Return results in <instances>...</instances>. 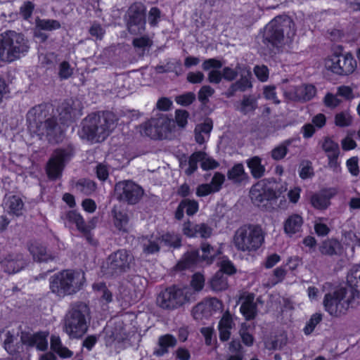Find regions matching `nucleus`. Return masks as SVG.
<instances>
[{"mask_svg": "<svg viewBox=\"0 0 360 360\" xmlns=\"http://www.w3.org/2000/svg\"><path fill=\"white\" fill-rule=\"evenodd\" d=\"M349 288H339L324 296L323 307L331 316H340L359 304L360 264L350 268L347 275Z\"/></svg>", "mask_w": 360, "mask_h": 360, "instance_id": "f257e3e1", "label": "nucleus"}, {"mask_svg": "<svg viewBox=\"0 0 360 360\" xmlns=\"http://www.w3.org/2000/svg\"><path fill=\"white\" fill-rule=\"evenodd\" d=\"M116 116L110 112L90 115L83 120L78 131L79 137L92 143L104 141L115 128Z\"/></svg>", "mask_w": 360, "mask_h": 360, "instance_id": "f03ea898", "label": "nucleus"}, {"mask_svg": "<svg viewBox=\"0 0 360 360\" xmlns=\"http://www.w3.org/2000/svg\"><path fill=\"white\" fill-rule=\"evenodd\" d=\"M295 34V24L290 17L277 16L265 27L264 39L278 47L291 43Z\"/></svg>", "mask_w": 360, "mask_h": 360, "instance_id": "7ed1b4c3", "label": "nucleus"}, {"mask_svg": "<svg viewBox=\"0 0 360 360\" xmlns=\"http://www.w3.org/2000/svg\"><path fill=\"white\" fill-rule=\"evenodd\" d=\"M84 273L65 270L50 277L49 288L56 296L64 297L78 292L84 285Z\"/></svg>", "mask_w": 360, "mask_h": 360, "instance_id": "20e7f679", "label": "nucleus"}, {"mask_svg": "<svg viewBox=\"0 0 360 360\" xmlns=\"http://www.w3.org/2000/svg\"><path fill=\"white\" fill-rule=\"evenodd\" d=\"M264 238L265 233L261 226L244 225L235 231L233 245L240 252H254L262 247Z\"/></svg>", "mask_w": 360, "mask_h": 360, "instance_id": "39448f33", "label": "nucleus"}, {"mask_svg": "<svg viewBox=\"0 0 360 360\" xmlns=\"http://www.w3.org/2000/svg\"><path fill=\"white\" fill-rule=\"evenodd\" d=\"M90 312L87 304L78 302L70 306L65 315L64 330L71 338H79L87 331Z\"/></svg>", "mask_w": 360, "mask_h": 360, "instance_id": "423d86ee", "label": "nucleus"}, {"mask_svg": "<svg viewBox=\"0 0 360 360\" xmlns=\"http://www.w3.org/2000/svg\"><path fill=\"white\" fill-rule=\"evenodd\" d=\"M29 50L27 39L20 33L7 31L0 35V58L13 62L24 56Z\"/></svg>", "mask_w": 360, "mask_h": 360, "instance_id": "0eeeda50", "label": "nucleus"}, {"mask_svg": "<svg viewBox=\"0 0 360 360\" xmlns=\"http://www.w3.org/2000/svg\"><path fill=\"white\" fill-rule=\"evenodd\" d=\"M45 114L41 107L30 110L27 115L28 129L30 131L39 136L40 139L46 137L49 141L55 140L56 134L60 133L62 129L53 118L44 120Z\"/></svg>", "mask_w": 360, "mask_h": 360, "instance_id": "6e6552de", "label": "nucleus"}, {"mask_svg": "<svg viewBox=\"0 0 360 360\" xmlns=\"http://www.w3.org/2000/svg\"><path fill=\"white\" fill-rule=\"evenodd\" d=\"M324 68L332 73L345 76L354 72L357 63L350 52H345L341 46L333 49L332 53L324 58Z\"/></svg>", "mask_w": 360, "mask_h": 360, "instance_id": "1a4fd4ad", "label": "nucleus"}, {"mask_svg": "<svg viewBox=\"0 0 360 360\" xmlns=\"http://www.w3.org/2000/svg\"><path fill=\"white\" fill-rule=\"evenodd\" d=\"M286 186L281 187L279 193L274 190L265 180H262L254 184L250 191V198L251 202L258 207H264L270 200L277 199L283 191H286Z\"/></svg>", "mask_w": 360, "mask_h": 360, "instance_id": "9d476101", "label": "nucleus"}, {"mask_svg": "<svg viewBox=\"0 0 360 360\" xmlns=\"http://www.w3.org/2000/svg\"><path fill=\"white\" fill-rule=\"evenodd\" d=\"M191 296L192 293L188 288H169L160 293L157 303L164 309H174L190 300Z\"/></svg>", "mask_w": 360, "mask_h": 360, "instance_id": "9b49d317", "label": "nucleus"}, {"mask_svg": "<svg viewBox=\"0 0 360 360\" xmlns=\"http://www.w3.org/2000/svg\"><path fill=\"white\" fill-rule=\"evenodd\" d=\"M115 191L120 200L129 204L136 203L143 195L141 187L130 181L118 182L115 185Z\"/></svg>", "mask_w": 360, "mask_h": 360, "instance_id": "f8f14e48", "label": "nucleus"}, {"mask_svg": "<svg viewBox=\"0 0 360 360\" xmlns=\"http://www.w3.org/2000/svg\"><path fill=\"white\" fill-rule=\"evenodd\" d=\"M128 29L131 34H139L145 30L144 8L140 4L132 5L128 12Z\"/></svg>", "mask_w": 360, "mask_h": 360, "instance_id": "ddd939ff", "label": "nucleus"}, {"mask_svg": "<svg viewBox=\"0 0 360 360\" xmlns=\"http://www.w3.org/2000/svg\"><path fill=\"white\" fill-rule=\"evenodd\" d=\"M285 94L292 101H308L316 96V89L313 84H302L290 87Z\"/></svg>", "mask_w": 360, "mask_h": 360, "instance_id": "4468645a", "label": "nucleus"}, {"mask_svg": "<svg viewBox=\"0 0 360 360\" xmlns=\"http://www.w3.org/2000/svg\"><path fill=\"white\" fill-rule=\"evenodd\" d=\"M68 155V153L63 150L55 151L46 167V172L50 179H56L60 176Z\"/></svg>", "mask_w": 360, "mask_h": 360, "instance_id": "2eb2a0df", "label": "nucleus"}, {"mask_svg": "<svg viewBox=\"0 0 360 360\" xmlns=\"http://www.w3.org/2000/svg\"><path fill=\"white\" fill-rule=\"evenodd\" d=\"M27 264V259L21 253L9 254L1 261V268L8 274H16L20 271Z\"/></svg>", "mask_w": 360, "mask_h": 360, "instance_id": "dca6fc26", "label": "nucleus"}, {"mask_svg": "<svg viewBox=\"0 0 360 360\" xmlns=\"http://www.w3.org/2000/svg\"><path fill=\"white\" fill-rule=\"evenodd\" d=\"M48 332H23L21 334V341L27 346L35 347L39 351H45L48 348Z\"/></svg>", "mask_w": 360, "mask_h": 360, "instance_id": "f3484780", "label": "nucleus"}, {"mask_svg": "<svg viewBox=\"0 0 360 360\" xmlns=\"http://www.w3.org/2000/svg\"><path fill=\"white\" fill-rule=\"evenodd\" d=\"M132 255L125 250H119L108 257V263L112 270L125 271L132 262Z\"/></svg>", "mask_w": 360, "mask_h": 360, "instance_id": "a211bd4d", "label": "nucleus"}, {"mask_svg": "<svg viewBox=\"0 0 360 360\" xmlns=\"http://www.w3.org/2000/svg\"><path fill=\"white\" fill-rule=\"evenodd\" d=\"M238 69L240 70V78L231 86L227 93L228 97L232 96L236 91H245L252 86L250 69L240 63H238Z\"/></svg>", "mask_w": 360, "mask_h": 360, "instance_id": "6ab92c4d", "label": "nucleus"}, {"mask_svg": "<svg viewBox=\"0 0 360 360\" xmlns=\"http://www.w3.org/2000/svg\"><path fill=\"white\" fill-rule=\"evenodd\" d=\"M158 140L170 139L174 136L176 126L173 120L167 116L157 117Z\"/></svg>", "mask_w": 360, "mask_h": 360, "instance_id": "aec40b11", "label": "nucleus"}, {"mask_svg": "<svg viewBox=\"0 0 360 360\" xmlns=\"http://www.w3.org/2000/svg\"><path fill=\"white\" fill-rule=\"evenodd\" d=\"M202 67L204 70H210L207 75L208 81L210 83L219 84L221 81L223 72L219 70L222 67V63L220 60L214 58L205 60Z\"/></svg>", "mask_w": 360, "mask_h": 360, "instance_id": "412c9836", "label": "nucleus"}, {"mask_svg": "<svg viewBox=\"0 0 360 360\" xmlns=\"http://www.w3.org/2000/svg\"><path fill=\"white\" fill-rule=\"evenodd\" d=\"M336 193L337 191L334 188L321 191L311 196V204L315 209L321 210H326L330 204V198L335 196Z\"/></svg>", "mask_w": 360, "mask_h": 360, "instance_id": "4be33fe9", "label": "nucleus"}, {"mask_svg": "<svg viewBox=\"0 0 360 360\" xmlns=\"http://www.w3.org/2000/svg\"><path fill=\"white\" fill-rule=\"evenodd\" d=\"M160 241V235L159 233L143 236L139 238V243L142 248L143 252L146 255L158 252L162 248Z\"/></svg>", "mask_w": 360, "mask_h": 360, "instance_id": "5701e85b", "label": "nucleus"}, {"mask_svg": "<svg viewBox=\"0 0 360 360\" xmlns=\"http://www.w3.org/2000/svg\"><path fill=\"white\" fill-rule=\"evenodd\" d=\"M255 297L251 293H243L240 297L242 301L240 311L248 320L255 318L257 314L256 304L254 302Z\"/></svg>", "mask_w": 360, "mask_h": 360, "instance_id": "b1692460", "label": "nucleus"}, {"mask_svg": "<svg viewBox=\"0 0 360 360\" xmlns=\"http://www.w3.org/2000/svg\"><path fill=\"white\" fill-rule=\"evenodd\" d=\"M212 127L213 124L210 119H206L202 123L197 124L194 130L195 141L199 144L207 141Z\"/></svg>", "mask_w": 360, "mask_h": 360, "instance_id": "393cba45", "label": "nucleus"}, {"mask_svg": "<svg viewBox=\"0 0 360 360\" xmlns=\"http://www.w3.org/2000/svg\"><path fill=\"white\" fill-rule=\"evenodd\" d=\"M303 224L302 217L297 214L290 215L283 223L285 233L292 236L301 231Z\"/></svg>", "mask_w": 360, "mask_h": 360, "instance_id": "a878e982", "label": "nucleus"}, {"mask_svg": "<svg viewBox=\"0 0 360 360\" xmlns=\"http://www.w3.org/2000/svg\"><path fill=\"white\" fill-rule=\"evenodd\" d=\"M200 262L199 251L192 250L184 255L176 264L178 270H185L194 267Z\"/></svg>", "mask_w": 360, "mask_h": 360, "instance_id": "bb28decb", "label": "nucleus"}, {"mask_svg": "<svg viewBox=\"0 0 360 360\" xmlns=\"http://www.w3.org/2000/svg\"><path fill=\"white\" fill-rule=\"evenodd\" d=\"M176 345V339L172 335L167 334L160 336L158 340V347L154 350V354L158 356L167 354L170 347Z\"/></svg>", "mask_w": 360, "mask_h": 360, "instance_id": "cd10ccee", "label": "nucleus"}, {"mask_svg": "<svg viewBox=\"0 0 360 360\" xmlns=\"http://www.w3.org/2000/svg\"><path fill=\"white\" fill-rule=\"evenodd\" d=\"M322 147L323 150L328 153L329 165L331 167L337 166V159L339 155L338 144L333 141L331 139L326 138L323 141Z\"/></svg>", "mask_w": 360, "mask_h": 360, "instance_id": "c85d7f7f", "label": "nucleus"}, {"mask_svg": "<svg viewBox=\"0 0 360 360\" xmlns=\"http://www.w3.org/2000/svg\"><path fill=\"white\" fill-rule=\"evenodd\" d=\"M157 118H152L139 127V131L143 136L148 137L153 140H158Z\"/></svg>", "mask_w": 360, "mask_h": 360, "instance_id": "c756f323", "label": "nucleus"}, {"mask_svg": "<svg viewBox=\"0 0 360 360\" xmlns=\"http://www.w3.org/2000/svg\"><path fill=\"white\" fill-rule=\"evenodd\" d=\"M233 326V323L231 316L229 313L224 314L218 326L221 340L226 341L229 339Z\"/></svg>", "mask_w": 360, "mask_h": 360, "instance_id": "7c9ffc66", "label": "nucleus"}, {"mask_svg": "<svg viewBox=\"0 0 360 360\" xmlns=\"http://www.w3.org/2000/svg\"><path fill=\"white\" fill-rule=\"evenodd\" d=\"M51 349L60 358H70L73 354L72 352L63 345L60 337L56 335L51 338Z\"/></svg>", "mask_w": 360, "mask_h": 360, "instance_id": "2f4dec72", "label": "nucleus"}, {"mask_svg": "<svg viewBox=\"0 0 360 360\" xmlns=\"http://www.w3.org/2000/svg\"><path fill=\"white\" fill-rule=\"evenodd\" d=\"M5 207L7 210L16 215L19 216L22 214L23 202L22 200L15 195H8L5 199Z\"/></svg>", "mask_w": 360, "mask_h": 360, "instance_id": "473e14b6", "label": "nucleus"}, {"mask_svg": "<svg viewBox=\"0 0 360 360\" xmlns=\"http://www.w3.org/2000/svg\"><path fill=\"white\" fill-rule=\"evenodd\" d=\"M28 250L36 261L47 262L51 259L47 254L46 248L37 242L31 243L29 245Z\"/></svg>", "mask_w": 360, "mask_h": 360, "instance_id": "72a5a7b5", "label": "nucleus"}, {"mask_svg": "<svg viewBox=\"0 0 360 360\" xmlns=\"http://www.w3.org/2000/svg\"><path fill=\"white\" fill-rule=\"evenodd\" d=\"M257 107V99L252 96H245L236 107V110L243 114L253 112Z\"/></svg>", "mask_w": 360, "mask_h": 360, "instance_id": "f704fd0d", "label": "nucleus"}, {"mask_svg": "<svg viewBox=\"0 0 360 360\" xmlns=\"http://www.w3.org/2000/svg\"><path fill=\"white\" fill-rule=\"evenodd\" d=\"M247 165L254 178L262 177L265 172V167L262 165V160L257 156L250 158L247 160Z\"/></svg>", "mask_w": 360, "mask_h": 360, "instance_id": "c9c22d12", "label": "nucleus"}, {"mask_svg": "<svg viewBox=\"0 0 360 360\" xmlns=\"http://www.w3.org/2000/svg\"><path fill=\"white\" fill-rule=\"evenodd\" d=\"M210 285L214 291H222L228 288L227 278L221 271H218L210 281Z\"/></svg>", "mask_w": 360, "mask_h": 360, "instance_id": "e433bc0d", "label": "nucleus"}, {"mask_svg": "<svg viewBox=\"0 0 360 360\" xmlns=\"http://www.w3.org/2000/svg\"><path fill=\"white\" fill-rule=\"evenodd\" d=\"M353 117L349 110L337 112L334 116L335 126L341 128L348 127L352 124Z\"/></svg>", "mask_w": 360, "mask_h": 360, "instance_id": "4c0bfd02", "label": "nucleus"}, {"mask_svg": "<svg viewBox=\"0 0 360 360\" xmlns=\"http://www.w3.org/2000/svg\"><path fill=\"white\" fill-rule=\"evenodd\" d=\"M219 250H214L207 243H203L201 245V255L199 254L200 261L205 262L206 264H211L218 254H220Z\"/></svg>", "mask_w": 360, "mask_h": 360, "instance_id": "58836bf2", "label": "nucleus"}, {"mask_svg": "<svg viewBox=\"0 0 360 360\" xmlns=\"http://www.w3.org/2000/svg\"><path fill=\"white\" fill-rule=\"evenodd\" d=\"M229 179L234 182H240L248 177L245 172L243 164L238 163L235 165L227 174Z\"/></svg>", "mask_w": 360, "mask_h": 360, "instance_id": "ea45409f", "label": "nucleus"}, {"mask_svg": "<svg viewBox=\"0 0 360 360\" xmlns=\"http://www.w3.org/2000/svg\"><path fill=\"white\" fill-rule=\"evenodd\" d=\"M295 139H290L285 140L279 146L275 147L271 150V157L274 160H279L283 159L288 153V146H290Z\"/></svg>", "mask_w": 360, "mask_h": 360, "instance_id": "a19ab883", "label": "nucleus"}, {"mask_svg": "<svg viewBox=\"0 0 360 360\" xmlns=\"http://www.w3.org/2000/svg\"><path fill=\"white\" fill-rule=\"evenodd\" d=\"M252 328L250 325L245 323H242L239 330V334L244 345L250 347L254 343L252 335Z\"/></svg>", "mask_w": 360, "mask_h": 360, "instance_id": "79ce46f5", "label": "nucleus"}, {"mask_svg": "<svg viewBox=\"0 0 360 360\" xmlns=\"http://www.w3.org/2000/svg\"><path fill=\"white\" fill-rule=\"evenodd\" d=\"M115 221V226L122 231H127L129 228L128 217L126 213L122 212H117L116 209L113 210Z\"/></svg>", "mask_w": 360, "mask_h": 360, "instance_id": "37998d69", "label": "nucleus"}, {"mask_svg": "<svg viewBox=\"0 0 360 360\" xmlns=\"http://www.w3.org/2000/svg\"><path fill=\"white\" fill-rule=\"evenodd\" d=\"M340 248V244L338 240H329L323 243L320 251L323 255H333L338 253Z\"/></svg>", "mask_w": 360, "mask_h": 360, "instance_id": "c03bdc74", "label": "nucleus"}, {"mask_svg": "<svg viewBox=\"0 0 360 360\" xmlns=\"http://www.w3.org/2000/svg\"><path fill=\"white\" fill-rule=\"evenodd\" d=\"M59 120L61 124L72 119L75 114L72 108L68 103L63 104L58 109Z\"/></svg>", "mask_w": 360, "mask_h": 360, "instance_id": "a18cd8bd", "label": "nucleus"}, {"mask_svg": "<svg viewBox=\"0 0 360 360\" xmlns=\"http://www.w3.org/2000/svg\"><path fill=\"white\" fill-rule=\"evenodd\" d=\"M37 30L52 31L60 27V24L56 20L37 19L36 20Z\"/></svg>", "mask_w": 360, "mask_h": 360, "instance_id": "49530a36", "label": "nucleus"}, {"mask_svg": "<svg viewBox=\"0 0 360 360\" xmlns=\"http://www.w3.org/2000/svg\"><path fill=\"white\" fill-rule=\"evenodd\" d=\"M160 243L162 247L164 245L168 247L176 248L180 246L181 239L178 235L166 233L160 236Z\"/></svg>", "mask_w": 360, "mask_h": 360, "instance_id": "de8ad7c7", "label": "nucleus"}, {"mask_svg": "<svg viewBox=\"0 0 360 360\" xmlns=\"http://www.w3.org/2000/svg\"><path fill=\"white\" fill-rule=\"evenodd\" d=\"M193 316L195 319L202 320L204 318H207L211 316L205 301L197 304L192 311Z\"/></svg>", "mask_w": 360, "mask_h": 360, "instance_id": "09e8293b", "label": "nucleus"}, {"mask_svg": "<svg viewBox=\"0 0 360 360\" xmlns=\"http://www.w3.org/2000/svg\"><path fill=\"white\" fill-rule=\"evenodd\" d=\"M200 162L203 170L214 169L219 166V163L204 152H199Z\"/></svg>", "mask_w": 360, "mask_h": 360, "instance_id": "8fccbe9b", "label": "nucleus"}, {"mask_svg": "<svg viewBox=\"0 0 360 360\" xmlns=\"http://www.w3.org/2000/svg\"><path fill=\"white\" fill-rule=\"evenodd\" d=\"M103 334L105 335V340L107 345H110L115 340H122L124 336L122 335L120 331H113L112 328L108 326L105 328Z\"/></svg>", "mask_w": 360, "mask_h": 360, "instance_id": "3c124183", "label": "nucleus"}, {"mask_svg": "<svg viewBox=\"0 0 360 360\" xmlns=\"http://www.w3.org/2000/svg\"><path fill=\"white\" fill-rule=\"evenodd\" d=\"M322 320V314L321 313H315L311 315L309 320L307 322L303 331L305 335L311 334L316 326L321 322Z\"/></svg>", "mask_w": 360, "mask_h": 360, "instance_id": "603ef678", "label": "nucleus"}, {"mask_svg": "<svg viewBox=\"0 0 360 360\" xmlns=\"http://www.w3.org/2000/svg\"><path fill=\"white\" fill-rule=\"evenodd\" d=\"M76 188L85 195H90L95 191L96 186L93 181L84 179L79 181L77 184Z\"/></svg>", "mask_w": 360, "mask_h": 360, "instance_id": "864d4df0", "label": "nucleus"}, {"mask_svg": "<svg viewBox=\"0 0 360 360\" xmlns=\"http://www.w3.org/2000/svg\"><path fill=\"white\" fill-rule=\"evenodd\" d=\"M205 277L202 274L196 273L191 280V286L195 292L200 291L205 285Z\"/></svg>", "mask_w": 360, "mask_h": 360, "instance_id": "5fc2aeb1", "label": "nucleus"}, {"mask_svg": "<svg viewBox=\"0 0 360 360\" xmlns=\"http://www.w3.org/2000/svg\"><path fill=\"white\" fill-rule=\"evenodd\" d=\"M338 96V94L334 95L331 93L326 94L323 100L325 106L330 109H335L338 107L341 103V100Z\"/></svg>", "mask_w": 360, "mask_h": 360, "instance_id": "6e6d98bb", "label": "nucleus"}, {"mask_svg": "<svg viewBox=\"0 0 360 360\" xmlns=\"http://www.w3.org/2000/svg\"><path fill=\"white\" fill-rule=\"evenodd\" d=\"M188 113L184 110H176L175 111V121L176 126L180 128H184L188 123Z\"/></svg>", "mask_w": 360, "mask_h": 360, "instance_id": "4d7b16f0", "label": "nucleus"}, {"mask_svg": "<svg viewBox=\"0 0 360 360\" xmlns=\"http://www.w3.org/2000/svg\"><path fill=\"white\" fill-rule=\"evenodd\" d=\"M263 94L266 99L271 101L274 103L278 104L280 101L278 100L276 86L273 85H266L263 88Z\"/></svg>", "mask_w": 360, "mask_h": 360, "instance_id": "13d9d810", "label": "nucleus"}, {"mask_svg": "<svg viewBox=\"0 0 360 360\" xmlns=\"http://www.w3.org/2000/svg\"><path fill=\"white\" fill-rule=\"evenodd\" d=\"M214 93V90L209 85L202 86L198 92L199 101L205 104L208 102L209 98Z\"/></svg>", "mask_w": 360, "mask_h": 360, "instance_id": "bf43d9fd", "label": "nucleus"}, {"mask_svg": "<svg viewBox=\"0 0 360 360\" xmlns=\"http://www.w3.org/2000/svg\"><path fill=\"white\" fill-rule=\"evenodd\" d=\"M200 155H201L199 153V152L194 153L191 155L188 160V167L185 170V172L187 175H191L196 171L198 168V162H200Z\"/></svg>", "mask_w": 360, "mask_h": 360, "instance_id": "052dcab7", "label": "nucleus"}, {"mask_svg": "<svg viewBox=\"0 0 360 360\" xmlns=\"http://www.w3.org/2000/svg\"><path fill=\"white\" fill-rule=\"evenodd\" d=\"M254 73L257 78L262 82H266L269 78V71L265 65H256L254 68Z\"/></svg>", "mask_w": 360, "mask_h": 360, "instance_id": "680f3d73", "label": "nucleus"}, {"mask_svg": "<svg viewBox=\"0 0 360 360\" xmlns=\"http://www.w3.org/2000/svg\"><path fill=\"white\" fill-rule=\"evenodd\" d=\"M346 166L349 173L356 176L359 174V159L357 157H352L346 162Z\"/></svg>", "mask_w": 360, "mask_h": 360, "instance_id": "e2e57ef3", "label": "nucleus"}, {"mask_svg": "<svg viewBox=\"0 0 360 360\" xmlns=\"http://www.w3.org/2000/svg\"><path fill=\"white\" fill-rule=\"evenodd\" d=\"M184 203V207L186 209L188 215H193L198 210L199 205L197 201L194 200L185 199L181 201Z\"/></svg>", "mask_w": 360, "mask_h": 360, "instance_id": "0e129e2a", "label": "nucleus"}, {"mask_svg": "<svg viewBox=\"0 0 360 360\" xmlns=\"http://www.w3.org/2000/svg\"><path fill=\"white\" fill-rule=\"evenodd\" d=\"M73 73V70L67 61L62 62L59 65L58 75L61 79H68Z\"/></svg>", "mask_w": 360, "mask_h": 360, "instance_id": "69168bd1", "label": "nucleus"}, {"mask_svg": "<svg viewBox=\"0 0 360 360\" xmlns=\"http://www.w3.org/2000/svg\"><path fill=\"white\" fill-rule=\"evenodd\" d=\"M221 272L226 273L227 274H233L236 273V270L233 263L226 258H222L219 262Z\"/></svg>", "mask_w": 360, "mask_h": 360, "instance_id": "338daca9", "label": "nucleus"}, {"mask_svg": "<svg viewBox=\"0 0 360 360\" xmlns=\"http://www.w3.org/2000/svg\"><path fill=\"white\" fill-rule=\"evenodd\" d=\"M197 224H194L191 221H186L183 224V233L187 237H196L198 236Z\"/></svg>", "mask_w": 360, "mask_h": 360, "instance_id": "774afa93", "label": "nucleus"}]
</instances>
